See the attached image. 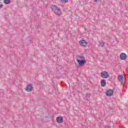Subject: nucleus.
Segmentation results:
<instances>
[{
  "label": "nucleus",
  "mask_w": 128,
  "mask_h": 128,
  "mask_svg": "<svg viewBox=\"0 0 128 128\" xmlns=\"http://www.w3.org/2000/svg\"><path fill=\"white\" fill-rule=\"evenodd\" d=\"M2 8V4L1 2H0V8Z\"/></svg>",
  "instance_id": "obj_15"
},
{
  "label": "nucleus",
  "mask_w": 128,
  "mask_h": 128,
  "mask_svg": "<svg viewBox=\"0 0 128 128\" xmlns=\"http://www.w3.org/2000/svg\"><path fill=\"white\" fill-rule=\"evenodd\" d=\"M114 90H112V89H109L106 92V96H114Z\"/></svg>",
  "instance_id": "obj_5"
},
{
  "label": "nucleus",
  "mask_w": 128,
  "mask_h": 128,
  "mask_svg": "<svg viewBox=\"0 0 128 128\" xmlns=\"http://www.w3.org/2000/svg\"><path fill=\"white\" fill-rule=\"evenodd\" d=\"M101 1H102V0H94V2H101Z\"/></svg>",
  "instance_id": "obj_16"
},
{
  "label": "nucleus",
  "mask_w": 128,
  "mask_h": 128,
  "mask_svg": "<svg viewBox=\"0 0 128 128\" xmlns=\"http://www.w3.org/2000/svg\"><path fill=\"white\" fill-rule=\"evenodd\" d=\"M77 59H78V60H86L84 58V56H78V58Z\"/></svg>",
  "instance_id": "obj_13"
},
{
  "label": "nucleus",
  "mask_w": 128,
  "mask_h": 128,
  "mask_svg": "<svg viewBox=\"0 0 128 128\" xmlns=\"http://www.w3.org/2000/svg\"><path fill=\"white\" fill-rule=\"evenodd\" d=\"M105 128H110V126H105Z\"/></svg>",
  "instance_id": "obj_18"
},
{
  "label": "nucleus",
  "mask_w": 128,
  "mask_h": 128,
  "mask_svg": "<svg viewBox=\"0 0 128 128\" xmlns=\"http://www.w3.org/2000/svg\"><path fill=\"white\" fill-rule=\"evenodd\" d=\"M126 58H128V56H126V53H122L120 54V59L122 60H126Z\"/></svg>",
  "instance_id": "obj_6"
},
{
  "label": "nucleus",
  "mask_w": 128,
  "mask_h": 128,
  "mask_svg": "<svg viewBox=\"0 0 128 128\" xmlns=\"http://www.w3.org/2000/svg\"><path fill=\"white\" fill-rule=\"evenodd\" d=\"M32 88H34L32 85V84H29L26 86V92H32Z\"/></svg>",
  "instance_id": "obj_8"
},
{
  "label": "nucleus",
  "mask_w": 128,
  "mask_h": 128,
  "mask_svg": "<svg viewBox=\"0 0 128 128\" xmlns=\"http://www.w3.org/2000/svg\"><path fill=\"white\" fill-rule=\"evenodd\" d=\"M68 2V0H61V2L62 4H66Z\"/></svg>",
  "instance_id": "obj_14"
},
{
  "label": "nucleus",
  "mask_w": 128,
  "mask_h": 128,
  "mask_svg": "<svg viewBox=\"0 0 128 128\" xmlns=\"http://www.w3.org/2000/svg\"><path fill=\"white\" fill-rule=\"evenodd\" d=\"M56 120L58 124H62L64 122V118L62 116L57 117Z\"/></svg>",
  "instance_id": "obj_7"
},
{
  "label": "nucleus",
  "mask_w": 128,
  "mask_h": 128,
  "mask_svg": "<svg viewBox=\"0 0 128 128\" xmlns=\"http://www.w3.org/2000/svg\"><path fill=\"white\" fill-rule=\"evenodd\" d=\"M79 44L81 46H84V48H86V46H88V42L84 38H82V40H80Z\"/></svg>",
  "instance_id": "obj_3"
},
{
  "label": "nucleus",
  "mask_w": 128,
  "mask_h": 128,
  "mask_svg": "<svg viewBox=\"0 0 128 128\" xmlns=\"http://www.w3.org/2000/svg\"><path fill=\"white\" fill-rule=\"evenodd\" d=\"M90 94L87 93L86 94V95L85 96L86 100H88V98H90Z\"/></svg>",
  "instance_id": "obj_12"
},
{
  "label": "nucleus",
  "mask_w": 128,
  "mask_h": 128,
  "mask_svg": "<svg viewBox=\"0 0 128 128\" xmlns=\"http://www.w3.org/2000/svg\"><path fill=\"white\" fill-rule=\"evenodd\" d=\"M50 8L52 12L57 16H60L62 14V10L58 7L55 5H52L50 6Z\"/></svg>",
  "instance_id": "obj_1"
},
{
  "label": "nucleus",
  "mask_w": 128,
  "mask_h": 128,
  "mask_svg": "<svg viewBox=\"0 0 128 128\" xmlns=\"http://www.w3.org/2000/svg\"><path fill=\"white\" fill-rule=\"evenodd\" d=\"M102 86H104L106 85V80H102L101 82Z\"/></svg>",
  "instance_id": "obj_9"
},
{
  "label": "nucleus",
  "mask_w": 128,
  "mask_h": 128,
  "mask_svg": "<svg viewBox=\"0 0 128 128\" xmlns=\"http://www.w3.org/2000/svg\"><path fill=\"white\" fill-rule=\"evenodd\" d=\"M76 62L78 63L79 66H84V64L86 62V59H76Z\"/></svg>",
  "instance_id": "obj_2"
},
{
  "label": "nucleus",
  "mask_w": 128,
  "mask_h": 128,
  "mask_svg": "<svg viewBox=\"0 0 128 128\" xmlns=\"http://www.w3.org/2000/svg\"><path fill=\"white\" fill-rule=\"evenodd\" d=\"M100 46H101L102 48H104L106 46V42L100 41L99 42Z\"/></svg>",
  "instance_id": "obj_10"
},
{
  "label": "nucleus",
  "mask_w": 128,
  "mask_h": 128,
  "mask_svg": "<svg viewBox=\"0 0 128 128\" xmlns=\"http://www.w3.org/2000/svg\"><path fill=\"white\" fill-rule=\"evenodd\" d=\"M4 2L5 4H10V0H4Z\"/></svg>",
  "instance_id": "obj_11"
},
{
  "label": "nucleus",
  "mask_w": 128,
  "mask_h": 128,
  "mask_svg": "<svg viewBox=\"0 0 128 128\" xmlns=\"http://www.w3.org/2000/svg\"><path fill=\"white\" fill-rule=\"evenodd\" d=\"M101 76L103 78H110V74L107 72L103 71L101 72Z\"/></svg>",
  "instance_id": "obj_4"
},
{
  "label": "nucleus",
  "mask_w": 128,
  "mask_h": 128,
  "mask_svg": "<svg viewBox=\"0 0 128 128\" xmlns=\"http://www.w3.org/2000/svg\"><path fill=\"white\" fill-rule=\"evenodd\" d=\"M120 77L121 78V80H124V76H122V75H120Z\"/></svg>",
  "instance_id": "obj_17"
}]
</instances>
